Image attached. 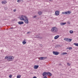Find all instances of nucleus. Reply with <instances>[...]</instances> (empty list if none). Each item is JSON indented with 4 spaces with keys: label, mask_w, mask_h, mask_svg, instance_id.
Here are the masks:
<instances>
[{
    "label": "nucleus",
    "mask_w": 78,
    "mask_h": 78,
    "mask_svg": "<svg viewBox=\"0 0 78 78\" xmlns=\"http://www.w3.org/2000/svg\"><path fill=\"white\" fill-rule=\"evenodd\" d=\"M5 59H6L8 61H12L14 60V57L12 56H6L5 57Z\"/></svg>",
    "instance_id": "f257e3e1"
},
{
    "label": "nucleus",
    "mask_w": 78,
    "mask_h": 78,
    "mask_svg": "<svg viewBox=\"0 0 78 78\" xmlns=\"http://www.w3.org/2000/svg\"><path fill=\"white\" fill-rule=\"evenodd\" d=\"M51 31L54 33H57L58 32V29L56 27H54L52 28Z\"/></svg>",
    "instance_id": "f03ea898"
},
{
    "label": "nucleus",
    "mask_w": 78,
    "mask_h": 78,
    "mask_svg": "<svg viewBox=\"0 0 78 78\" xmlns=\"http://www.w3.org/2000/svg\"><path fill=\"white\" fill-rule=\"evenodd\" d=\"M27 16L24 15H22L20 17V20H22V21H23L25 20V19H27Z\"/></svg>",
    "instance_id": "7ed1b4c3"
},
{
    "label": "nucleus",
    "mask_w": 78,
    "mask_h": 78,
    "mask_svg": "<svg viewBox=\"0 0 78 78\" xmlns=\"http://www.w3.org/2000/svg\"><path fill=\"white\" fill-rule=\"evenodd\" d=\"M70 11H67L65 12H62V14H70L71 12H70Z\"/></svg>",
    "instance_id": "20e7f679"
},
{
    "label": "nucleus",
    "mask_w": 78,
    "mask_h": 78,
    "mask_svg": "<svg viewBox=\"0 0 78 78\" xmlns=\"http://www.w3.org/2000/svg\"><path fill=\"white\" fill-rule=\"evenodd\" d=\"M64 41H67V42H71V41H72V39L68 38H64Z\"/></svg>",
    "instance_id": "39448f33"
},
{
    "label": "nucleus",
    "mask_w": 78,
    "mask_h": 78,
    "mask_svg": "<svg viewBox=\"0 0 78 78\" xmlns=\"http://www.w3.org/2000/svg\"><path fill=\"white\" fill-rule=\"evenodd\" d=\"M52 53L53 55H58L59 54V52L57 51H53Z\"/></svg>",
    "instance_id": "423d86ee"
},
{
    "label": "nucleus",
    "mask_w": 78,
    "mask_h": 78,
    "mask_svg": "<svg viewBox=\"0 0 78 78\" xmlns=\"http://www.w3.org/2000/svg\"><path fill=\"white\" fill-rule=\"evenodd\" d=\"M42 75L43 76H47V75H48V73L46 72H44L42 73Z\"/></svg>",
    "instance_id": "0eeeda50"
},
{
    "label": "nucleus",
    "mask_w": 78,
    "mask_h": 78,
    "mask_svg": "<svg viewBox=\"0 0 78 78\" xmlns=\"http://www.w3.org/2000/svg\"><path fill=\"white\" fill-rule=\"evenodd\" d=\"M47 57H40L39 58V59L43 60V59H47Z\"/></svg>",
    "instance_id": "6e6552de"
},
{
    "label": "nucleus",
    "mask_w": 78,
    "mask_h": 78,
    "mask_svg": "<svg viewBox=\"0 0 78 78\" xmlns=\"http://www.w3.org/2000/svg\"><path fill=\"white\" fill-rule=\"evenodd\" d=\"M26 20H25L24 22L26 23H29V21H28V19L27 18V19H26Z\"/></svg>",
    "instance_id": "1a4fd4ad"
},
{
    "label": "nucleus",
    "mask_w": 78,
    "mask_h": 78,
    "mask_svg": "<svg viewBox=\"0 0 78 78\" xmlns=\"http://www.w3.org/2000/svg\"><path fill=\"white\" fill-rule=\"evenodd\" d=\"M55 14L56 16H58V15L59 14V11H56L55 12Z\"/></svg>",
    "instance_id": "9d476101"
},
{
    "label": "nucleus",
    "mask_w": 78,
    "mask_h": 78,
    "mask_svg": "<svg viewBox=\"0 0 78 78\" xmlns=\"http://www.w3.org/2000/svg\"><path fill=\"white\" fill-rule=\"evenodd\" d=\"M38 67H39L38 65H35L34 66V69H38Z\"/></svg>",
    "instance_id": "9b49d317"
},
{
    "label": "nucleus",
    "mask_w": 78,
    "mask_h": 78,
    "mask_svg": "<svg viewBox=\"0 0 78 78\" xmlns=\"http://www.w3.org/2000/svg\"><path fill=\"white\" fill-rule=\"evenodd\" d=\"M7 3V2H6V1H3L2 2V3L3 5L5 4H6Z\"/></svg>",
    "instance_id": "f8f14e48"
},
{
    "label": "nucleus",
    "mask_w": 78,
    "mask_h": 78,
    "mask_svg": "<svg viewBox=\"0 0 78 78\" xmlns=\"http://www.w3.org/2000/svg\"><path fill=\"white\" fill-rule=\"evenodd\" d=\"M25 41H26V40L25 39L22 42L23 44L24 45L27 43V42Z\"/></svg>",
    "instance_id": "ddd939ff"
},
{
    "label": "nucleus",
    "mask_w": 78,
    "mask_h": 78,
    "mask_svg": "<svg viewBox=\"0 0 78 78\" xmlns=\"http://www.w3.org/2000/svg\"><path fill=\"white\" fill-rule=\"evenodd\" d=\"M59 36L57 35L54 37V39H58V38H59Z\"/></svg>",
    "instance_id": "4468645a"
},
{
    "label": "nucleus",
    "mask_w": 78,
    "mask_h": 78,
    "mask_svg": "<svg viewBox=\"0 0 78 78\" xmlns=\"http://www.w3.org/2000/svg\"><path fill=\"white\" fill-rule=\"evenodd\" d=\"M18 23L19 25H21V24H23L24 23L23 21H20L18 22Z\"/></svg>",
    "instance_id": "2eb2a0df"
},
{
    "label": "nucleus",
    "mask_w": 78,
    "mask_h": 78,
    "mask_svg": "<svg viewBox=\"0 0 78 78\" xmlns=\"http://www.w3.org/2000/svg\"><path fill=\"white\" fill-rule=\"evenodd\" d=\"M48 76H52V75L51 74V73H50V72H48Z\"/></svg>",
    "instance_id": "dca6fc26"
},
{
    "label": "nucleus",
    "mask_w": 78,
    "mask_h": 78,
    "mask_svg": "<svg viewBox=\"0 0 78 78\" xmlns=\"http://www.w3.org/2000/svg\"><path fill=\"white\" fill-rule=\"evenodd\" d=\"M66 24V23H60L61 25H65Z\"/></svg>",
    "instance_id": "f3484780"
},
{
    "label": "nucleus",
    "mask_w": 78,
    "mask_h": 78,
    "mask_svg": "<svg viewBox=\"0 0 78 78\" xmlns=\"http://www.w3.org/2000/svg\"><path fill=\"white\" fill-rule=\"evenodd\" d=\"M21 78V75H18L17 76V78Z\"/></svg>",
    "instance_id": "a211bd4d"
},
{
    "label": "nucleus",
    "mask_w": 78,
    "mask_h": 78,
    "mask_svg": "<svg viewBox=\"0 0 78 78\" xmlns=\"http://www.w3.org/2000/svg\"><path fill=\"white\" fill-rule=\"evenodd\" d=\"M67 54V53L66 52H63L62 53V55H64Z\"/></svg>",
    "instance_id": "6ab92c4d"
},
{
    "label": "nucleus",
    "mask_w": 78,
    "mask_h": 78,
    "mask_svg": "<svg viewBox=\"0 0 78 78\" xmlns=\"http://www.w3.org/2000/svg\"><path fill=\"white\" fill-rule=\"evenodd\" d=\"M42 12H41V11L39 12H38V14L40 16H41V14H42Z\"/></svg>",
    "instance_id": "aec40b11"
},
{
    "label": "nucleus",
    "mask_w": 78,
    "mask_h": 78,
    "mask_svg": "<svg viewBox=\"0 0 78 78\" xmlns=\"http://www.w3.org/2000/svg\"><path fill=\"white\" fill-rule=\"evenodd\" d=\"M74 45H75L76 46H78V43H74Z\"/></svg>",
    "instance_id": "412c9836"
},
{
    "label": "nucleus",
    "mask_w": 78,
    "mask_h": 78,
    "mask_svg": "<svg viewBox=\"0 0 78 78\" xmlns=\"http://www.w3.org/2000/svg\"><path fill=\"white\" fill-rule=\"evenodd\" d=\"M69 33H70L71 34H72V33H73V31L72 30H70L69 31Z\"/></svg>",
    "instance_id": "4be33fe9"
},
{
    "label": "nucleus",
    "mask_w": 78,
    "mask_h": 78,
    "mask_svg": "<svg viewBox=\"0 0 78 78\" xmlns=\"http://www.w3.org/2000/svg\"><path fill=\"white\" fill-rule=\"evenodd\" d=\"M37 17L36 15H35L33 16V17H34V18H35V17Z\"/></svg>",
    "instance_id": "5701e85b"
},
{
    "label": "nucleus",
    "mask_w": 78,
    "mask_h": 78,
    "mask_svg": "<svg viewBox=\"0 0 78 78\" xmlns=\"http://www.w3.org/2000/svg\"><path fill=\"white\" fill-rule=\"evenodd\" d=\"M4 9H5L6 10L8 9V7H5L4 8Z\"/></svg>",
    "instance_id": "b1692460"
},
{
    "label": "nucleus",
    "mask_w": 78,
    "mask_h": 78,
    "mask_svg": "<svg viewBox=\"0 0 78 78\" xmlns=\"http://www.w3.org/2000/svg\"><path fill=\"white\" fill-rule=\"evenodd\" d=\"M67 64L68 66H70V65L69 63H67Z\"/></svg>",
    "instance_id": "393cba45"
},
{
    "label": "nucleus",
    "mask_w": 78,
    "mask_h": 78,
    "mask_svg": "<svg viewBox=\"0 0 78 78\" xmlns=\"http://www.w3.org/2000/svg\"><path fill=\"white\" fill-rule=\"evenodd\" d=\"M72 48L69 47V50H72Z\"/></svg>",
    "instance_id": "a878e982"
},
{
    "label": "nucleus",
    "mask_w": 78,
    "mask_h": 78,
    "mask_svg": "<svg viewBox=\"0 0 78 78\" xmlns=\"http://www.w3.org/2000/svg\"><path fill=\"white\" fill-rule=\"evenodd\" d=\"M29 33H31V32H27V34H29Z\"/></svg>",
    "instance_id": "bb28decb"
},
{
    "label": "nucleus",
    "mask_w": 78,
    "mask_h": 78,
    "mask_svg": "<svg viewBox=\"0 0 78 78\" xmlns=\"http://www.w3.org/2000/svg\"><path fill=\"white\" fill-rule=\"evenodd\" d=\"M14 12H16V9H14L13 10Z\"/></svg>",
    "instance_id": "cd10ccee"
},
{
    "label": "nucleus",
    "mask_w": 78,
    "mask_h": 78,
    "mask_svg": "<svg viewBox=\"0 0 78 78\" xmlns=\"http://www.w3.org/2000/svg\"><path fill=\"white\" fill-rule=\"evenodd\" d=\"M43 78H47V76H45V77H43Z\"/></svg>",
    "instance_id": "c85d7f7f"
},
{
    "label": "nucleus",
    "mask_w": 78,
    "mask_h": 78,
    "mask_svg": "<svg viewBox=\"0 0 78 78\" xmlns=\"http://www.w3.org/2000/svg\"><path fill=\"white\" fill-rule=\"evenodd\" d=\"M20 2V0H18L17 1L18 2Z\"/></svg>",
    "instance_id": "c756f323"
},
{
    "label": "nucleus",
    "mask_w": 78,
    "mask_h": 78,
    "mask_svg": "<svg viewBox=\"0 0 78 78\" xmlns=\"http://www.w3.org/2000/svg\"><path fill=\"white\" fill-rule=\"evenodd\" d=\"M32 78H37V77L36 76H34Z\"/></svg>",
    "instance_id": "7c9ffc66"
},
{
    "label": "nucleus",
    "mask_w": 78,
    "mask_h": 78,
    "mask_svg": "<svg viewBox=\"0 0 78 78\" xmlns=\"http://www.w3.org/2000/svg\"><path fill=\"white\" fill-rule=\"evenodd\" d=\"M68 23H69V24H70V23L69 22H68Z\"/></svg>",
    "instance_id": "2f4dec72"
},
{
    "label": "nucleus",
    "mask_w": 78,
    "mask_h": 78,
    "mask_svg": "<svg viewBox=\"0 0 78 78\" xmlns=\"http://www.w3.org/2000/svg\"><path fill=\"white\" fill-rule=\"evenodd\" d=\"M50 0V1H51V0Z\"/></svg>",
    "instance_id": "473e14b6"
}]
</instances>
